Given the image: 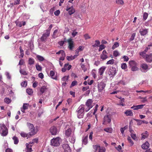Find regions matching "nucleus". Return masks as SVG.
<instances>
[{"label": "nucleus", "instance_id": "obj_1", "mask_svg": "<svg viewBox=\"0 0 152 152\" xmlns=\"http://www.w3.org/2000/svg\"><path fill=\"white\" fill-rule=\"evenodd\" d=\"M86 106L83 104L81 105L77 109L76 112L77 113V117L79 118H81L83 117Z\"/></svg>", "mask_w": 152, "mask_h": 152}, {"label": "nucleus", "instance_id": "obj_2", "mask_svg": "<svg viewBox=\"0 0 152 152\" xmlns=\"http://www.w3.org/2000/svg\"><path fill=\"white\" fill-rule=\"evenodd\" d=\"M0 133L1 135L3 136H7L8 134V129L6 126L4 124H1L0 126Z\"/></svg>", "mask_w": 152, "mask_h": 152}, {"label": "nucleus", "instance_id": "obj_3", "mask_svg": "<svg viewBox=\"0 0 152 152\" xmlns=\"http://www.w3.org/2000/svg\"><path fill=\"white\" fill-rule=\"evenodd\" d=\"M61 142V139L60 138H53L51 141V144L53 146H57L60 145Z\"/></svg>", "mask_w": 152, "mask_h": 152}, {"label": "nucleus", "instance_id": "obj_4", "mask_svg": "<svg viewBox=\"0 0 152 152\" xmlns=\"http://www.w3.org/2000/svg\"><path fill=\"white\" fill-rule=\"evenodd\" d=\"M27 125L28 127L31 130V132H29V134L30 136L34 135L37 132V130L34 129V127L32 124H31L29 123H27Z\"/></svg>", "mask_w": 152, "mask_h": 152}, {"label": "nucleus", "instance_id": "obj_5", "mask_svg": "<svg viewBox=\"0 0 152 152\" xmlns=\"http://www.w3.org/2000/svg\"><path fill=\"white\" fill-rule=\"evenodd\" d=\"M93 148L95 150V152H105V148L103 147H101L98 145L93 146Z\"/></svg>", "mask_w": 152, "mask_h": 152}, {"label": "nucleus", "instance_id": "obj_6", "mask_svg": "<svg viewBox=\"0 0 152 152\" xmlns=\"http://www.w3.org/2000/svg\"><path fill=\"white\" fill-rule=\"evenodd\" d=\"M140 67L142 71H143V72H146L152 67V65H148L145 63H142L141 64Z\"/></svg>", "mask_w": 152, "mask_h": 152}, {"label": "nucleus", "instance_id": "obj_7", "mask_svg": "<svg viewBox=\"0 0 152 152\" xmlns=\"http://www.w3.org/2000/svg\"><path fill=\"white\" fill-rule=\"evenodd\" d=\"M93 102L92 100L91 99H88L86 102V105L87 107V108H85V111L86 112L88 111L91 108L93 105H92Z\"/></svg>", "mask_w": 152, "mask_h": 152}, {"label": "nucleus", "instance_id": "obj_8", "mask_svg": "<svg viewBox=\"0 0 152 152\" xmlns=\"http://www.w3.org/2000/svg\"><path fill=\"white\" fill-rule=\"evenodd\" d=\"M111 121V116L109 115H107L104 117L102 124H107L110 123Z\"/></svg>", "mask_w": 152, "mask_h": 152}, {"label": "nucleus", "instance_id": "obj_9", "mask_svg": "<svg viewBox=\"0 0 152 152\" xmlns=\"http://www.w3.org/2000/svg\"><path fill=\"white\" fill-rule=\"evenodd\" d=\"M108 74L110 77L115 75L116 73V69L115 67H109Z\"/></svg>", "mask_w": 152, "mask_h": 152}, {"label": "nucleus", "instance_id": "obj_10", "mask_svg": "<svg viewBox=\"0 0 152 152\" xmlns=\"http://www.w3.org/2000/svg\"><path fill=\"white\" fill-rule=\"evenodd\" d=\"M106 84L103 82H101L98 84V90L99 92H102Z\"/></svg>", "mask_w": 152, "mask_h": 152}, {"label": "nucleus", "instance_id": "obj_11", "mask_svg": "<svg viewBox=\"0 0 152 152\" xmlns=\"http://www.w3.org/2000/svg\"><path fill=\"white\" fill-rule=\"evenodd\" d=\"M66 10L68 11L69 14L70 15H71L73 14L75 11V10L72 6L70 7L67 6Z\"/></svg>", "mask_w": 152, "mask_h": 152}, {"label": "nucleus", "instance_id": "obj_12", "mask_svg": "<svg viewBox=\"0 0 152 152\" xmlns=\"http://www.w3.org/2000/svg\"><path fill=\"white\" fill-rule=\"evenodd\" d=\"M62 147L64 149V152H71L70 147L68 144H64L62 145Z\"/></svg>", "mask_w": 152, "mask_h": 152}, {"label": "nucleus", "instance_id": "obj_13", "mask_svg": "<svg viewBox=\"0 0 152 152\" xmlns=\"http://www.w3.org/2000/svg\"><path fill=\"white\" fill-rule=\"evenodd\" d=\"M50 132L53 135L56 134L58 132L56 128L54 126H53L50 128Z\"/></svg>", "mask_w": 152, "mask_h": 152}, {"label": "nucleus", "instance_id": "obj_14", "mask_svg": "<svg viewBox=\"0 0 152 152\" xmlns=\"http://www.w3.org/2000/svg\"><path fill=\"white\" fill-rule=\"evenodd\" d=\"M100 57L103 60L107 58V53L106 50H104L103 51L102 54L100 55Z\"/></svg>", "mask_w": 152, "mask_h": 152}, {"label": "nucleus", "instance_id": "obj_15", "mask_svg": "<svg viewBox=\"0 0 152 152\" xmlns=\"http://www.w3.org/2000/svg\"><path fill=\"white\" fill-rule=\"evenodd\" d=\"M69 43L68 48L70 50H72L74 48L73 42L72 39H69L68 40Z\"/></svg>", "mask_w": 152, "mask_h": 152}, {"label": "nucleus", "instance_id": "obj_16", "mask_svg": "<svg viewBox=\"0 0 152 152\" xmlns=\"http://www.w3.org/2000/svg\"><path fill=\"white\" fill-rule=\"evenodd\" d=\"M145 58L147 62L150 63L152 61V55L151 54L147 55Z\"/></svg>", "mask_w": 152, "mask_h": 152}, {"label": "nucleus", "instance_id": "obj_17", "mask_svg": "<svg viewBox=\"0 0 152 152\" xmlns=\"http://www.w3.org/2000/svg\"><path fill=\"white\" fill-rule=\"evenodd\" d=\"M141 147L143 149L146 150L149 148V144L148 142H146L142 145Z\"/></svg>", "mask_w": 152, "mask_h": 152}, {"label": "nucleus", "instance_id": "obj_18", "mask_svg": "<svg viewBox=\"0 0 152 152\" xmlns=\"http://www.w3.org/2000/svg\"><path fill=\"white\" fill-rule=\"evenodd\" d=\"M148 32L147 29H142L140 30V33L141 35L144 36L146 35Z\"/></svg>", "mask_w": 152, "mask_h": 152}, {"label": "nucleus", "instance_id": "obj_19", "mask_svg": "<svg viewBox=\"0 0 152 152\" xmlns=\"http://www.w3.org/2000/svg\"><path fill=\"white\" fill-rule=\"evenodd\" d=\"M145 105L144 104H141L140 105H137L136 106H134L132 107H131V108H133L134 110H137L139 109H140L142 108Z\"/></svg>", "mask_w": 152, "mask_h": 152}, {"label": "nucleus", "instance_id": "obj_20", "mask_svg": "<svg viewBox=\"0 0 152 152\" xmlns=\"http://www.w3.org/2000/svg\"><path fill=\"white\" fill-rule=\"evenodd\" d=\"M55 73L54 71L51 70L50 72V75L52 78L53 79L57 80V77L55 75Z\"/></svg>", "mask_w": 152, "mask_h": 152}, {"label": "nucleus", "instance_id": "obj_21", "mask_svg": "<svg viewBox=\"0 0 152 152\" xmlns=\"http://www.w3.org/2000/svg\"><path fill=\"white\" fill-rule=\"evenodd\" d=\"M106 67L105 66H103L101 67L99 69V74L100 75H103V73L105 71Z\"/></svg>", "mask_w": 152, "mask_h": 152}, {"label": "nucleus", "instance_id": "obj_22", "mask_svg": "<svg viewBox=\"0 0 152 152\" xmlns=\"http://www.w3.org/2000/svg\"><path fill=\"white\" fill-rule=\"evenodd\" d=\"M48 88L47 87V86H42L40 88V91L41 93V94L43 93H45L47 91Z\"/></svg>", "mask_w": 152, "mask_h": 152}, {"label": "nucleus", "instance_id": "obj_23", "mask_svg": "<svg viewBox=\"0 0 152 152\" xmlns=\"http://www.w3.org/2000/svg\"><path fill=\"white\" fill-rule=\"evenodd\" d=\"M72 129L69 128L65 131V134L68 137H69L72 134Z\"/></svg>", "mask_w": 152, "mask_h": 152}, {"label": "nucleus", "instance_id": "obj_24", "mask_svg": "<svg viewBox=\"0 0 152 152\" xmlns=\"http://www.w3.org/2000/svg\"><path fill=\"white\" fill-rule=\"evenodd\" d=\"M32 145H29V144H26V152H31L32 151V148H31Z\"/></svg>", "mask_w": 152, "mask_h": 152}, {"label": "nucleus", "instance_id": "obj_25", "mask_svg": "<svg viewBox=\"0 0 152 152\" xmlns=\"http://www.w3.org/2000/svg\"><path fill=\"white\" fill-rule=\"evenodd\" d=\"M124 113L126 116H132L133 115V113L131 110H126Z\"/></svg>", "mask_w": 152, "mask_h": 152}, {"label": "nucleus", "instance_id": "obj_26", "mask_svg": "<svg viewBox=\"0 0 152 152\" xmlns=\"http://www.w3.org/2000/svg\"><path fill=\"white\" fill-rule=\"evenodd\" d=\"M70 142L72 143H74L75 142V138L74 135H72V136L70 137L69 138Z\"/></svg>", "mask_w": 152, "mask_h": 152}, {"label": "nucleus", "instance_id": "obj_27", "mask_svg": "<svg viewBox=\"0 0 152 152\" xmlns=\"http://www.w3.org/2000/svg\"><path fill=\"white\" fill-rule=\"evenodd\" d=\"M100 44V42L99 40H96L95 41V43L94 44L92 45L93 47H98L99 46Z\"/></svg>", "mask_w": 152, "mask_h": 152}, {"label": "nucleus", "instance_id": "obj_28", "mask_svg": "<svg viewBox=\"0 0 152 152\" xmlns=\"http://www.w3.org/2000/svg\"><path fill=\"white\" fill-rule=\"evenodd\" d=\"M87 139H88V136H86L85 137H84L83 138L82 140V142L83 144L85 145L87 143Z\"/></svg>", "mask_w": 152, "mask_h": 152}, {"label": "nucleus", "instance_id": "obj_29", "mask_svg": "<svg viewBox=\"0 0 152 152\" xmlns=\"http://www.w3.org/2000/svg\"><path fill=\"white\" fill-rule=\"evenodd\" d=\"M21 136L23 137H30L31 136L29 134V133L28 134H26L23 132H22L20 133Z\"/></svg>", "mask_w": 152, "mask_h": 152}, {"label": "nucleus", "instance_id": "obj_30", "mask_svg": "<svg viewBox=\"0 0 152 152\" xmlns=\"http://www.w3.org/2000/svg\"><path fill=\"white\" fill-rule=\"evenodd\" d=\"M129 64L131 67L137 66V63L134 61H129Z\"/></svg>", "mask_w": 152, "mask_h": 152}, {"label": "nucleus", "instance_id": "obj_31", "mask_svg": "<svg viewBox=\"0 0 152 152\" xmlns=\"http://www.w3.org/2000/svg\"><path fill=\"white\" fill-rule=\"evenodd\" d=\"M34 62V60L32 58H30L28 61V63L30 65L33 64Z\"/></svg>", "mask_w": 152, "mask_h": 152}, {"label": "nucleus", "instance_id": "obj_32", "mask_svg": "<svg viewBox=\"0 0 152 152\" xmlns=\"http://www.w3.org/2000/svg\"><path fill=\"white\" fill-rule=\"evenodd\" d=\"M37 58L40 61H42L45 60V59L44 57L40 55H37Z\"/></svg>", "mask_w": 152, "mask_h": 152}, {"label": "nucleus", "instance_id": "obj_33", "mask_svg": "<svg viewBox=\"0 0 152 152\" xmlns=\"http://www.w3.org/2000/svg\"><path fill=\"white\" fill-rule=\"evenodd\" d=\"M13 140L14 141V143L15 144H17L19 142V140L18 138L16 136H14L12 138Z\"/></svg>", "mask_w": 152, "mask_h": 152}, {"label": "nucleus", "instance_id": "obj_34", "mask_svg": "<svg viewBox=\"0 0 152 152\" xmlns=\"http://www.w3.org/2000/svg\"><path fill=\"white\" fill-rule=\"evenodd\" d=\"M20 72L21 74L23 75H27V72L26 71L22 69H21L20 67Z\"/></svg>", "mask_w": 152, "mask_h": 152}, {"label": "nucleus", "instance_id": "obj_35", "mask_svg": "<svg viewBox=\"0 0 152 152\" xmlns=\"http://www.w3.org/2000/svg\"><path fill=\"white\" fill-rule=\"evenodd\" d=\"M119 46V44L117 42H115L114 44L113 45L112 48L113 50H114L115 48H117Z\"/></svg>", "mask_w": 152, "mask_h": 152}, {"label": "nucleus", "instance_id": "obj_36", "mask_svg": "<svg viewBox=\"0 0 152 152\" xmlns=\"http://www.w3.org/2000/svg\"><path fill=\"white\" fill-rule=\"evenodd\" d=\"M65 68L67 70H69L72 67V66L70 65H69L68 64H66L64 65Z\"/></svg>", "mask_w": 152, "mask_h": 152}, {"label": "nucleus", "instance_id": "obj_37", "mask_svg": "<svg viewBox=\"0 0 152 152\" xmlns=\"http://www.w3.org/2000/svg\"><path fill=\"white\" fill-rule=\"evenodd\" d=\"M116 3L118 5H123L124 4V1L123 0H116Z\"/></svg>", "mask_w": 152, "mask_h": 152}, {"label": "nucleus", "instance_id": "obj_38", "mask_svg": "<svg viewBox=\"0 0 152 152\" xmlns=\"http://www.w3.org/2000/svg\"><path fill=\"white\" fill-rule=\"evenodd\" d=\"M120 54L119 52L117 50H115L113 53V56L115 57H117L120 56Z\"/></svg>", "mask_w": 152, "mask_h": 152}, {"label": "nucleus", "instance_id": "obj_39", "mask_svg": "<svg viewBox=\"0 0 152 152\" xmlns=\"http://www.w3.org/2000/svg\"><path fill=\"white\" fill-rule=\"evenodd\" d=\"M58 31V30H56L53 32V37L54 38H55L57 37V36L58 35V34H57Z\"/></svg>", "mask_w": 152, "mask_h": 152}, {"label": "nucleus", "instance_id": "obj_40", "mask_svg": "<svg viewBox=\"0 0 152 152\" xmlns=\"http://www.w3.org/2000/svg\"><path fill=\"white\" fill-rule=\"evenodd\" d=\"M26 92L30 95H31L33 93V90L30 88H28L26 89Z\"/></svg>", "mask_w": 152, "mask_h": 152}, {"label": "nucleus", "instance_id": "obj_41", "mask_svg": "<svg viewBox=\"0 0 152 152\" xmlns=\"http://www.w3.org/2000/svg\"><path fill=\"white\" fill-rule=\"evenodd\" d=\"M105 48V46L103 44H101L99 45V51H100L104 49Z\"/></svg>", "mask_w": 152, "mask_h": 152}, {"label": "nucleus", "instance_id": "obj_42", "mask_svg": "<svg viewBox=\"0 0 152 152\" xmlns=\"http://www.w3.org/2000/svg\"><path fill=\"white\" fill-rule=\"evenodd\" d=\"M69 76H65L63 77L61 79L62 81L64 82H66L67 81L68 79Z\"/></svg>", "mask_w": 152, "mask_h": 152}, {"label": "nucleus", "instance_id": "obj_43", "mask_svg": "<svg viewBox=\"0 0 152 152\" xmlns=\"http://www.w3.org/2000/svg\"><path fill=\"white\" fill-rule=\"evenodd\" d=\"M28 106L29 104H28L27 103H24L22 108L26 110L28 109Z\"/></svg>", "mask_w": 152, "mask_h": 152}, {"label": "nucleus", "instance_id": "obj_44", "mask_svg": "<svg viewBox=\"0 0 152 152\" xmlns=\"http://www.w3.org/2000/svg\"><path fill=\"white\" fill-rule=\"evenodd\" d=\"M48 37L45 34H43L41 38V40L42 41H45Z\"/></svg>", "mask_w": 152, "mask_h": 152}, {"label": "nucleus", "instance_id": "obj_45", "mask_svg": "<svg viewBox=\"0 0 152 152\" xmlns=\"http://www.w3.org/2000/svg\"><path fill=\"white\" fill-rule=\"evenodd\" d=\"M127 140L130 143V145L131 146H132L134 144V142L132 140L131 137H128L127 138Z\"/></svg>", "mask_w": 152, "mask_h": 152}, {"label": "nucleus", "instance_id": "obj_46", "mask_svg": "<svg viewBox=\"0 0 152 152\" xmlns=\"http://www.w3.org/2000/svg\"><path fill=\"white\" fill-rule=\"evenodd\" d=\"M20 56L21 57L23 58L24 55L23 50L22 49V48L21 47H20Z\"/></svg>", "mask_w": 152, "mask_h": 152}, {"label": "nucleus", "instance_id": "obj_47", "mask_svg": "<svg viewBox=\"0 0 152 152\" xmlns=\"http://www.w3.org/2000/svg\"><path fill=\"white\" fill-rule=\"evenodd\" d=\"M114 63V60L112 59L107 61L106 63L107 64H113Z\"/></svg>", "mask_w": 152, "mask_h": 152}, {"label": "nucleus", "instance_id": "obj_48", "mask_svg": "<svg viewBox=\"0 0 152 152\" xmlns=\"http://www.w3.org/2000/svg\"><path fill=\"white\" fill-rule=\"evenodd\" d=\"M81 67L82 69V70H83L84 72H85L86 71V68L85 67V65L83 64H80Z\"/></svg>", "mask_w": 152, "mask_h": 152}, {"label": "nucleus", "instance_id": "obj_49", "mask_svg": "<svg viewBox=\"0 0 152 152\" xmlns=\"http://www.w3.org/2000/svg\"><path fill=\"white\" fill-rule=\"evenodd\" d=\"M132 70L133 71H137L139 69V68L137 66H132Z\"/></svg>", "mask_w": 152, "mask_h": 152}, {"label": "nucleus", "instance_id": "obj_50", "mask_svg": "<svg viewBox=\"0 0 152 152\" xmlns=\"http://www.w3.org/2000/svg\"><path fill=\"white\" fill-rule=\"evenodd\" d=\"M4 102L8 104L11 102V99L8 98H5L4 99Z\"/></svg>", "mask_w": 152, "mask_h": 152}, {"label": "nucleus", "instance_id": "obj_51", "mask_svg": "<svg viewBox=\"0 0 152 152\" xmlns=\"http://www.w3.org/2000/svg\"><path fill=\"white\" fill-rule=\"evenodd\" d=\"M135 120L137 122V125H141L142 123V120L137 119H135Z\"/></svg>", "mask_w": 152, "mask_h": 152}, {"label": "nucleus", "instance_id": "obj_52", "mask_svg": "<svg viewBox=\"0 0 152 152\" xmlns=\"http://www.w3.org/2000/svg\"><path fill=\"white\" fill-rule=\"evenodd\" d=\"M145 52L143 51L140 53V55L142 56L143 58H145L147 55L145 54Z\"/></svg>", "mask_w": 152, "mask_h": 152}, {"label": "nucleus", "instance_id": "obj_53", "mask_svg": "<svg viewBox=\"0 0 152 152\" xmlns=\"http://www.w3.org/2000/svg\"><path fill=\"white\" fill-rule=\"evenodd\" d=\"M36 67L37 69V70L39 71H40L41 70L42 67L38 64H36Z\"/></svg>", "mask_w": 152, "mask_h": 152}, {"label": "nucleus", "instance_id": "obj_54", "mask_svg": "<svg viewBox=\"0 0 152 152\" xmlns=\"http://www.w3.org/2000/svg\"><path fill=\"white\" fill-rule=\"evenodd\" d=\"M104 130L107 132L111 133L112 132V129L111 128H105L104 129Z\"/></svg>", "mask_w": 152, "mask_h": 152}, {"label": "nucleus", "instance_id": "obj_55", "mask_svg": "<svg viewBox=\"0 0 152 152\" xmlns=\"http://www.w3.org/2000/svg\"><path fill=\"white\" fill-rule=\"evenodd\" d=\"M63 50H60L59 51L56 53V54H61V55L64 56V54H65Z\"/></svg>", "mask_w": 152, "mask_h": 152}, {"label": "nucleus", "instance_id": "obj_56", "mask_svg": "<svg viewBox=\"0 0 152 152\" xmlns=\"http://www.w3.org/2000/svg\"><path fill=\"white\" fill-rule=\"evenodd\" d=\"M15 23L16 25L19 27H21L22 26L21 22L16 21Z\"/></svg>", "mask_w": 152, "mask_h": 152}, {"label": "nucleus", "instance_id": "obj_57", "mask_svg": "<svg viewBox=\"0 0 152 152\" xmlns=\"http://www.w3.org/2000/svg\"><path fill=\"white\" fill-rule=\"evenodd\" d=\"M84 37L85 38V39L86 40L91 38V37L88 34H84Z\"/></svg>", "mask_w": 152, "mask_h": 152}, {"label": "nucleus", "instance_id": "obj_58", "mask_svg": "<svg viewBox=\"0 0 152 152\" xmlns=\"http://www.w3.org/2000/svg\"><path fill=\"white\" fill-rule=\"evenodd\" d=\"M131 136L132 138L134 140H137V137L135 134L132 133L131 134Z\"/></svg>", "mask_w": 152, "mask_h": 152}, {"label": "nucleus", "instance_id": "obj_59", "mask_svg": "<svg viewBox=\"0 0 152 152\" xmlns=\"http://www.w3.org/2000/svg\"><path fill=\"white\" fill-rule=\"evenodd\" d=\"M50 30H49V29H47L46 31V32H45L44 34H45L47 36H48V37H49L50 35Z\"/></svg>", "mask_w": 152, "mask_h": 152}, {"label": "nucleus", "instance_id": "obj_60", "mask_svg": "<svg viewBox=\"0 0 152 152\" xmlns=\"http://www.w3.org/2000/svg\"><path fill=\"white\" fill-rule=\"evenodd\" d=\"M121 67L123 69H125L127 67V66L126 64L123 63L121 64Z\"/></svg>", "mask_w": 152, "mask_h": 152}, {"label": "nucleus", "instance_id": "obj_61", "mask_svg": "<svg viewBox=\"0 0 152 152\" xmlns=\"http://www.w3.org/2000/svg\"><path fill=\"white\" fill-rule=\"evenodd\" d=\"M5 75H6L7 76V78L9 79H10L11 78V76L10 75V73H9V72H6L5 73Z\"/></svg>", "mask_w": 152, "mask_h": 152}, {"label": "nucleus", "instance_id": "obj_62", "mask_svg": "<svg viewBox=\"0 0 152 152\" xmlns=\"http://www.w3.org/2000/svg\"><path fill=\"white\" fill-rule=\"evenodd\" d=\"M148 16V14L146 12H145L143 14V20H145L147 18Z\"/></svg>", "mask_w": 152, "mask_h": 152}, {"label": "nucleus", "instance_id": "obj_63", "mask_svg": "<svg viewBox=\"0 0 152 152\" xmlns=\"http://www.w3.org/2000/svg\"><path fill=\"white\" fill-rule=\"evenodd\" d=\"M77 82L75 80L73 81L71 83V84L70 86V87H71L75 86L77 84Z\"/></svg>", "mask_w": 152, "mask_h": 152}, {"label": "nucleus", "instance_id": "obj_64", "mask_svg": "<svg viewBox=\"0 0 152 152\" xmlns=\"http://www.w3.org/2000/svg\"><path fill=\"white\" fill-rule=\"evenodd\" d=\"M135 36V33H133L130 38L129 40L131 41L133 40L134 39V37Z\"/></svg>", "mask_w": 152, "mask_h": 152}]
</instances>
